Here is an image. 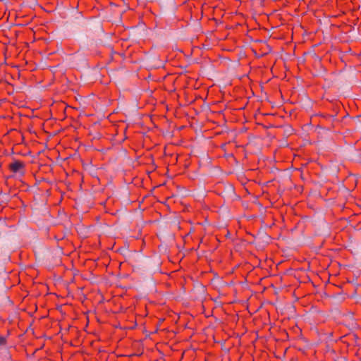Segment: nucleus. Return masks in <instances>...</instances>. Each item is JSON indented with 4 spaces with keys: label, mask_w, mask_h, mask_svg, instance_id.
Here are the masks:
<instances>
[{
    "label": "nucleus",
    "mask_w": 361,
    "mask_h": 361,
    "mask_svg": "<svg viewBox=\"0 0 361 361\" xmlns=\"http://www.w3.org/2000/svg\"><path fill=\"white\" fill-rule=\"evenodd\" d=\"M25 163L23 161L19 159H13L8 166V170L14 175H18L20 177H23L25 174Z\"/></svg>",
    "instance_id": "nucleus-4"
},
{
    "label": "nucleus",
    "mask_w": 361,
    "mask_h": 361,
    "mask_svg": "<svg viewBox=\"0 0 361 361\" xmlns=\"http://www.w3.org/2000/svg\"><path fill=\"white\" fill-rule=\"evenodd\" d=\"M214 191L224 200H231L235 196V188L229 182H218L214 186Z\"/></svg>",
    "instance_id": "nucleus-2"
},
{
    "label": "nucleus",
    "mask_w": 361,
    "mask_h": 361,
    "mask_svg": "<svg viewBox=\"0 0 361 361\" xmlns=\"http://www.w3.org/2000/svg\"><path fill=\"white\" fill-rule=\"evenodd\" d=\"M126 55L111 49L110 59L107 64L111 65L112 69L118 71L125 67Z\"/></svg>",
    "instance_id": "nucleus-3"
},
{
    "label": "nucleus",
    "mask_w": 361,
    "mask_h": 361,
    "mask_svg": "<svg viewBox=\"0 0 361 361\" xmlns=\"http://www.w3.org/2000/svg\"><path fill=\"white\" fill-rule=\"evenodd\" d=\"M226 146V144H223V145H222V146H221V147H222L223 149H224V147H225Z\"/></svg>",
    "instance_id": "nucleus-9"
},
{
    "label": "nucleus",
    "mask_w": 361,
    "mask_h": 361,
    "mask_svg": "<svg viewBox=\"0 0 361 361\" xmlns=\"http://www.w3.org/2000/svg\"><path fill=\"white\" fill-rule=\"evenodd\" d=\"M329 106H333L332 113L319 112L310 116L311 122L317 123V127L331 131L336 128L340 123L337 116L341 109V106L336 103L329 102Z\"/></svg>",
    "instance_id": "nucleus-1"
},
{
    "label": "nucleus",
    "mask_w": 361,
    "mask_h": 361,
    "mask_svg": "<svg viewBox=\"0 0 361 361\" xmlns=\"http://www.w3.org/2000/svg\"><path fill=\"white\" fill-rule=\"evenodd\" d=\"M225 157L226 158H229V157H233L234 158V156H233V153H226L224 154V155Z\"/></svg>",
    "instance_id": "nucleus-7"
},
{
    "label": "nucleus",
    "mask_w": 361,
    "mask_h": 361,
    "mask_svg": "<svg viewBox=\"0 0 361 361\" xmlns=\"http://www.w3.org/2000/svg\"><path fill=\"white\" fill-rule=\"evenodd\" d=\"M236 155L239 157V158H244V159H246L247 158V152H246V150L245 149L244 147H238V149L236 151Z\"/></svg>",
    "instance_id": "nucleus-5"
},
{
    "label": "nucleus",
    "mask_w": 361,
    "mask_h": 361,
    "mask_svg": "<svg viewBox=\"0 0 361 361\" xmlns=\"http://www.w3.org/2000/svg\"><path fill=\"white\" fill-rule=\"evenodd\" d=\"M326 107L329 110L328 113H332L333 112V106H329V104H328L327 106H326Z\"/></svg>",
    "instance_id": "nucleus-8"
},
{
    "label": "nucleus",
    "mask_w": 361,
    "mask_h": 361,
    "mask_svg": "<svg viewBox=\"0 0 361 361\" xmlns=\"http://www.w3.org/2000/svg\"><path fill=\"white\" fill-rule=\"evenodd\" d=\"M9 334L7 336L0 335V349L6 347L8 345V337Z\"/></svg>",
    "instance_id": "nucleus-6"
}]
</instances>
